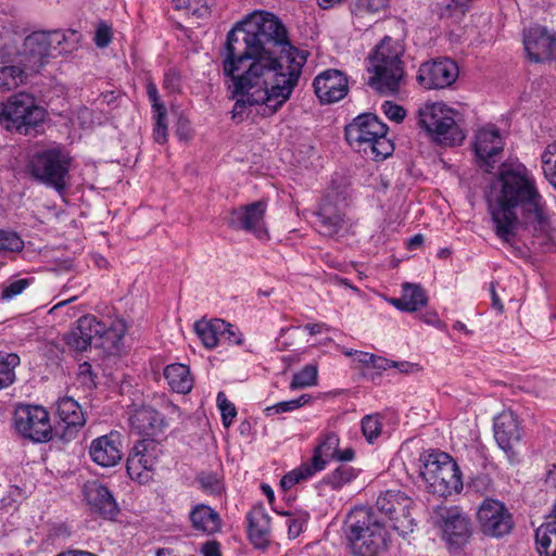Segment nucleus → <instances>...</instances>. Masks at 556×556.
Listing matches in <instances>:
<instances>
[{
	"label": "nucleus",
	"instance_id": "1",
	"mask_svg": "<svg viewBox=\"0 0 556 556\" xmlns=\"http://www.w3.org/2000/svg\"><path fill=\"white\" fill-rule=\"evenodd\" d=\"M220 55L223 73L232 81L233 118L256 105L262 114L276 113L290 99L307 58L291 45L282 22L265 11L238 22Z\"/></svg>",
	"mask_w": 556,
	"mask_h": 556
},
{
	"label": "nucleus",
	"instance_id": "2",
	"mask_svg": "<svg viewBox=\"0 0 556 556\" xmlns=\"http://www.w3.org/2000/svg\"><path fill=\"white\" fill-rule=\"evenodd\" d=\"M535 176L522 163L503 164L492 186V198L489 201V214L493 230L501 242L515 255L522 254L516 244L520 208L522 219L546 206Z\"/></svg>",
	"mask_w": 556,
	"mask_h": 556
},
{
	"label": "nucleus",
	"instance_id": "3",
	"mask_svg": "<svg viewBox=\"0 0 556 556\" xmlns=\"http://www.w3.org/2000/svg\"><path fill=\"white\" fill-rule=\"evenodd\" d=\"M75 165V157L70 150L50 147L29 152L25 159L24 172L34 181L62 194L71 185V173Z\"/></svg>",
	"mask_w": 556,
	"mask_h": 556
},
{
	"label": "nucleus",
	"instance_id": "4",
	"mask_svg": "<svg viewBox=\"0 0 556 556\" xmlns=\"http://www.w3.org/2000/svg\"><path fill=\"white\" fill-rule=\"evenodd\" d=\"M344 533L353 554L378 556L387 545V529L375 511L367 507H355L344 520Z\"/></svg>",
	"mask_w": 556,
	"mask_h": 556
},
{
	"label": "nucleus",
	"instance_id": "5",
	"mask_svg": "<svg viewBox=\"0 0 556 556\" xmlns=\"http://www.w3.org/2000/svg\"><path fill=\"white\" fill-rule=\"evenodd\" d=\"M403 54L402 42L386 36L369 55L368 71L372 75L367 84L380 93H396L404 79Z\"/></svg>",
	"mask_w": 556,
	"mask_h": 556
},
{
	"label": "nucleus",
	"instance_id": "6",
	"mask_svg": "<svg viewBox=\"0 0 556 556\" xmlns=\"http://www.w3.org/2000/svg\"><path fill=\"white\" fill-rule=\"evenodd\" d=\"M78 40V33L70 29L67 33L61 30L33 31L23 39V42L15 50L17 62L25 67L29 74H37L43 68L50 59L56 58L68 46V41Z\"/></svg>",
	"mask_w": 556,
	"mask_h": 556
},
{
	"label": "nucleus",
	"instance_id": "7",
	"mask_svg": "<svg viewBox=\"0 0 556 556\" xmlns=\"http://www.w3.org/2000/svg\"><path fill=\"white\" fill-rule=\"evenodd\" d=\"M420 476L432 494L446 497L463 489L462 473L454 459L441 451H427L419 457Z\"/></svg>",
	"mask_w": 556,
	"mask_h": 556
},
{
	"label": "nucleus",
	"instance_id": "8",
	"mask_svg": "<svg viewBox=\"0 0 556 556\" xmlns=\"http://www.w3.org/2000/svg\"><path fill=\"white\" fill-rule=\"evenodd\" d=\"M45 118L46 110L27 92L11 96L0 111V124L22 136H37Z\"/></svg>",
	"mask_w": 556,
	"mask_h": 556
},
{
	"label": "nucleus",
	"instance_id": "9",
	"mask_svg": "<svg viewBox=\"0 0 556 556\" xmlns=\"http://www.w3.org/2000/svg\"><path fill=\"white\" fill-rule=\"evenodd\" d=\"M416 125L430 136L450 135V139H465L458 124L459 114L441 102L426 103L416 113Z\"/></svg>",
	"mask_w": 556,
	"mask_h": 556
},
{
	"label": "nucleus",
	"instance_id": "10",
	"mask_svg": "<svg viewBox=\"0 0 556 556\" xmlns=\"http://www.w3.org/2000/svg\"><path fill=\"white\" fill-rule=\"evenodd\" d=\"M416 125L430 136L450 135V139H465L458 124L459 114L441 102L426 103L416 113Z\"/></svg>",
	"mask_w": 556,
	"mask_h": 556
},
{
	"label": "nucleus",
	"instance_id": "11",
	"mask_svg": "<svg viewBox=\"0 0 556 556\" xmlns=\"http://www.w3.org/2000/svg\"><path fill=\"white\" fill-rule=\"evenodd\" d=\"M340 444L339 435L334 432L323 433L313 451L308 463L303 464L285 475L280 481L282 489L289 490L301 481H305L315 473L324 470L330 460L336 458Z\"/></svg>",
	"mask_w": 556,
	"mask_h": 556
},
{
	"label": "nucleus",
	"instance_id": "12",
	"mask_svg": "<svg viewBox=\"0 0 556 556\" xmlns=\"http://www.w3.org/2000/svg\"><path fill=\"white\" fill-rule=\"evenodd\" d=\"M350 179H341L340 184L333 185L331 191L326 194L317 212L319 232L324 236L333 237L340 232L345 225L342 207L351 198Z\"/></svg>",
	"mask_w": 556,
	"mask_h": 556
},
{
	"label": "nucleus",
	"instance_id": "13",
	"mask_svg": "<svg viewBox=\"0 0 556 556\" xmlns=\"http://www.w3.org/2000/svg\"><path fill=\"white\" fill-rule=\"evenodd\" d=\"M13 427L21 437L34 442L52 439L49 413L40 405L18 404L13 414Z\"/></svg>",
	"mask_w": 556,
	"mask_h": 556
},
{
	"label": "nucleus",
	"instance_id": "14",
	"mask_svg": "<svg viewBox=\"0 0 556 556\" xmlns=\"http://www.w3.org/2000/svg\"><path fill=\"white\" fill-rule=\"evenodd\" d=\"M413 501L401 491L389 490L380 494L376 501L377 509L389 517L392 528L401 535L414 530V518L410 516Z\"/></svg>",
	"mask_w": 556,
	"mask_h": 556
},
{
	"label": "nucleus",
	"instance_id": "15",
	"mask_svg": "<svg viewBox=\"0 0 556 556\" xmlns=\"http://www.w3.org/2000/svg\"><path fill=\"white\" fill-rule=\"evenodd\" d=\"M477 520L481 532L491 538H502L513 530V515L506 505L494 498L486 497L477 511Z\"/></svg>",
	"mask_w": 556,
	"mask_h": 556
},
{
	"label": "nucleus",
	"instance_id": "16",
	"mask_svg": "<svg viewBox=\"0 0 556 556\" xmlns=\"http://www.w3.org/2000/svg\"><path fill=\"white\" fill-rule=\"evenodd\" d=\"M267 201L258 200L233 208L227 218V224L236 230H243L254 235L257 239H267L268 231L265 226Z\"/></svg>",
	"mask_w": 556,
	"mask_h": 556
},
{
	"label": "nucleus",
	"instance_id": "17",
	"mask_svg": "<svg viewBox=\"0 0 556 556\" xmlns=\"http://www.w3.org/2000/svg\"><path fill=\"white\" fill-rule=\"evenodd\" d=\"M162 451L154 440H142L135 444L127 458V472L131 480L148 483Z\"/></svg>",
	"mask_w": 556,
	"mask_h": 556
},
{
	"label": "nucleus",
	"instance_id": "18",
	"mask_svg": "<svg viewBox=\"0 0 556 556\" xmlns=\"http://www.w3.org/2000/svg\"><path fill=\"white\" fill-rule=\"evenodd\" d=\"M432 518L434 525L442 530L444 539L453 545H460L470 536V520L457 506H439Z\"/></svg>",
	"mask_w": 556,
	"mask_h": 556
},
{
	"label": "nucleus",
	"instance_id": "19",
	"mask_svg": "<svg viewBox=\"0 0 556 556\" xmlns=\"http://www.w3.org/2000/svg\"><path fill=\"white\" fill-rule=\"evenodd\" d=\"M522 42L530 62L545 63L555 59L556 31L546 26L533 25L525 29Z\"/></svg>",
	"mask_w": 556,
	"mask_h": 556
},
{
	"label": "nucleus",
	"instance_id": "20",
	"mask_svg": "<svg viewBox=\"0 0 556 556\" xmlns=\"http://www.w3.org/2000/svg\"><path fill=\"white\" fill-rule=\"evenodd\" d=\"M459 74L457 64L450 58L425 62L420 65L417 81L426 89H443L452 86Z\"/></svg>",
	"mask_w": 556,
	"mask_h": 556
},
{
	"label": "nucleus",
	"instance_id": "21",
	"mask_svg": "<svg viewBox=\"0 0 556 556\" xmlns=\"http://www.w3.org/2000/svg\"><path fill=\"white\" fill-rule=\"evenodd\" d=\"M314 91L323 103H334L348 94V79L339 70H327L317 75Z\"/></svg>",
	"mask_w": 556,
	"mask_h": 556
},
{
	"label": "nucleus",
	"instance_id": "22",
	"mask_svg": "<svg viewBox=\"0 0 556 556\" xmlns=\"http://www.w3.org/2000/svg\"><path fill=\"white\" fill-rule=\"evenodd\" d=\"M89 455L96 464L102 467L117 465L123 457L121 434L112 431L94 439L90 444Z\"/></svg>",
	"mask_w": 556,
	"mask_h": 556
},
{
	"label": "nucleus",
	"instance_id": "23",
	"mask_svg": "<svg viewBox=\"0 0 556 556\" xmlns=\"http://www.w3.org/2000/svg\"><path fill=\"white\" fill-rule=\"evenodd\" d=\"M523 222L532 231L533 245H538L545 253L556 251V229L551 224L547 205Z\"/></svg>",
	"mask_w": 556,
	"mask_h": 556
},
{
	"label": "nucleus",
	"instance_id": "24",
	"mask_svg": "<svg viewBox=\"0 0 556 556\" xmlns=\"http://www.w3.org/2000/svg\"><path fill=\"white\" fill-rule=\"evenodd\" d=\"M100 320L92 315H86L77 320V325L64 336V342L71 351L85 352L96 348V336L99 333Z\"/></svg>",
	"mask_w": 556,
	"mask_h": 556
},
{
	"label": "nucleus",
	"instance_id": "25",
	"mask_svg": "<svg viewBox=\"0 0 556 556\" xmlns=\"http://www.w3.org/2000/svg\"><path fill=\"white\" fill-rule=\"evenodd\" d=\"M494 438L498 446L509 455L521 440V429L517 416L511 410H503L493 422Z\"/></svg>",
	"mask_w": 556,
	"mask_h": 556
},
{
	"label": "nucleus",
	"instance_id": "26",
	"mask_svg": "<svg viewBox=\"0 0 556 556\" xmlns=\"http://www.w3.org/2000/svg\"><path fill=\"white\" fill-rule=\"evenodd\" d=\"M84 496L90 509L105 519H113L118 507L109 489L99 481H88L84 485Z\"/></svg>",
	"mask_w": 556,
	"mask_h": 556
},
{
	"label": "nucleus",
	"instance_id": "27",
	"mask_svg": "<svg viewBox=\"0 0 556 556\" xmlns=\"http://www.w3.org/2000/svg\"><path fill=\"white\" fill-rule=\"evenodd\" d=\"M128 420L131 431L143 437L156 435L168 426L166 419L150 406L134 408Z\"/></svg>",
	"mask_w": 556,
	"mask_h": 556
},
{
	"label": "nucleus",
	"instance_id": "28",
	"mask_svg": "<svg viewBox=\"0 0 556 556\" xmlns=\"http://www.w3.org/2000/svg\"><path fill=\"white\" fill-rule=\"evenodd\" d=\"M388 126L375 114H361L344 127V139H384Z\"/></svg>",
	"mask_w": 556,
	"mask_h": 556
},
{
	"label": "nucleus",
	"instance_id": "29",
	"mask_svg": "<svg viewBox=\"0 0 556 556\" xmlns=\"http://www.w3.org/2000/svg\"><path fill=\"white\" fill-rule=\"evenodd\" d=\"M249 539L257 548H266L270 542V516L262 506L253 507L248 514Z\"/></svg>",
	"mask_w": 556,
	"mask_h": 556
},
{
	"label": "nucleus",
	"instance_id": "30",
	"mask_svg": "<svg viewBox=\"0 0 556 556\" xmlns=\"http://www.w3.org/2000/svg\"><path fill=\"white\" fill-rule=\"evenodd\" d=\"M99 333L96 338V348H101L109 353L119 351L122 341L126 333V326L122 320L111 321L109 325L100 321Z\"/></svg>",
	"mask_w": 556,
	"mask_h": 556
},
{
	"label": "nucleus",
	"instance_id": "31",
	"mask_svg": "<svg viewBox=\"0 0 556 556\" xmlns=\"http://www.w3.org/2000/svg\"><path fill=\"white\" fill-rule=\"evenodd\" d=\"M428 298L425 290L414 283H404L401 298H392L390 304L402 312H416L427 304Z\"/></svg>",
	"mask_w": 556,
	"mask_h": 556
},
{
	"label": "nucleus",
	"instance_id": "32",
	"mask_svg": "<svg viewBox=\"0 0 556 556\" xmlns=\"http://www.w3.org/2000/svg\"><path fill=\"white\" fill-rule=\"evenodd\" d=\"M225 327H228V323L219 318L199 320L194 324L195 333L207 349H214L222 343Z\"/></svg>",
	"mask_w": 556,
	"mask_h": 556
},
{
	"label": "nucleus",
	"instance_id": "33",
	"mask_svg": "<svg viewBox=\"0 0 556 556\" xmlns=\"http://www.w3.org/2000/svg\"><path fill=\"white\" fill-rule=\"evenodd\" d=\"M190 521L195 530L214 533L220 527V519L216 511L210 506L200 504L190 511Z\"/></svg>",
	"mask_w": 556,
	"mask_h": 556
},
{
	"label": "nucleus",
	"instance_id": "34",
	"mask_svg": "<svg viewBox=\"0 0 556 556\" xmlns=\"http://www.w3.org/2000/svg\"><path fill=\"white\" fill-rule=\"evenodd\" d=\"M164 378L170 389L177 393L186 394L190 392L193 379L189 368L184 364H170L164 369Z\"/></svg>",
	"mask_w": 556,
	"mask_h": 556
},
{
	"label": "nucleus",
	"instance_id": "35",
	"mask_svg": "<svg viewBox=\"0 0 556 556\" xmlns=\"http://www.w3.org/2000/svg\"><path fill=\"white\" fill-rule=\"evenodd\" d=\"M56 415L66 428H77L85 424L83 410L72 397H63L58 401Z\"/></svg>",
	"mask_w": 556,
	"mask_h": 556
},
{
	"label": "nucleus",
	"instance_id": "36",
	"mask_svg": "<svg viewBox=\"0 0 556 556\" xmlns=\"http://www.w3.org/2000/svg\"><path fill=\"white\" fill-rule=\"evenodd\" d=\"M147 96L153 108L155 137L156 139L165 138L167 135V125L165 123L167 110L161 102L157 87L152 80L147 83Z\"/></svg>",
	"mask_w": 556,
	"mask_h": 556
},
{
	"label": "nucleus",
	"instance_id": "37",
	"mask_svg": "<svg viewBox=\"0 0 556 556\" xmlns=\"http://www.w3.org/2000/svg\"><path fill=\"white\" fill-rule=\"evenodd\" d=\"M358 473V469L346 464H341L336 469L324 476L320 481V485L328 486L332 491H339L354 481Z\"/></svg>",
	"mask_w": 556,
	"mask_h": 556
},
{
	"label": "nucleus",
	"instance_id": "38",
	"mask_svg": "<svg viewBox=\"0 0 556 556\" xmlns=\"http://www.w3.org/2000/svg\"><path fill=\"white\" fill-rule=\"evenodd\" d=\"M503 141H473V150L480 165L493 167L502 157Z\"/></svg>",
	"mask_w": 556,
	"mask_h": 556
},
{
	"label": "nucleus",
	"instance_id": "39",
	"mask_svg": "<svg viewBox=\"0 0 556 556\" xmlns=\"http://www.w3.org/2000/svg\"><path fill=\"white\" fill-rule=\"evenodd\" d=\"M29 73L18 65L0 66V92H7L25 84Z\"/></svg>",
	"mask_w": 556,
	"mask_h": 556
},
{
	"label": "nucleus",
	"instance_id": "40",
	"mask_svg": "<svg viewBox=\"0 0 556 556\" xmlns=\"http://www.w3.org/2000/svg\"><path fill=\"white\" fill-rule=\"evenodd\" d=\"M20 363L17 354L0 351V391L9 388L15 381V368Z\"/></svg>",
	"mask_w": 556,
	"mask_h": 556
},
{
	"label": "nucleus",
	"instance_id": "41",
	"mask_svg": "<svg viewBox=\"0 0 556 556\" xmlns=\"http://www.w3.org/2000/svg\"><path fill=\"white\" fill-rule=\"evenodd\" d=\"M365 154L370 153L375 161H383L394 151L393 141H357Z\"/></svg>",
	"mask_w": 556,
	"mask_h": 556
},
{
	"label": "nucleus",
	"instance_id": "42",
	"mask_svg": "<svg viewBox=\"0 0 556 556\" xmlns=\"http://www.w3.org/2000/svg\"><path fill=\"white\" fill-rule=\"evenodd\" d=\"M541 162L544 177L556 189V141L545 148Z\"/></svg>",
	"mask_w": 556,
	"mask_h": 556
},
{
	"label": "nucleus",
	"instance_id": "43",
	"mask_svg": "<svg viewBox=\"0 0 556 556\" xmlns=\"http://www.w3.org/2000/svg\"><path fill=\"white\" fill-rule=\"evenodd\" d=\"M317 366L308 364L304 366L299 372L293 375L290 382L291 390H298L315 386L317 383Z\"/></svg>",
	"mask_w": 556,
	"mask_h": 556
},
{
	"label": "nucleus",
	"instance_id": "44",
	"mask_svg": "<svg viewBox=\"0 0 556 556\" xmlns=\"http://www.w3.org/2000/svg\"><path fill=\"white\" fill-rule=\"evenodd\" d=\"M312 401L309 394H302L298 399L290 401H282L265 408L266 416H274L276 414L296 410Z\"/></svg>",
	"mask_w": 556,
	"mask_h": 556
},
{
	"label": "nucleus",
	"instance_id": "45",
	"mask_svg": "<svg viewBox=\"0 0 556 556\" xmlns=\"http://www.w3.org/2000/svg\"><path fill=\"white\" fill-rule=\"evenodd\" d=\"M362 432L368 443H374L382 432L381 416L379 414H374L363 417Z\"/></svg>",
	"mask_w": 556,
	"mask_h": 556
},
{
	"label": "nucleus",
	"instance_id": "46",
	"mask_svg": "<svg viewBox=\"0 0 556 556\" xmlns=\"http://www.w3.org/2000/svg\"><path fill=\"white\" fill-rule=\"evenodd\" d=\"M279 514L288 518L286 525L288 527L289 539H295L303 532L304 526L309 517L307 513L291 514L289 511H282Z\"/></svg>",
	"mask_w": 556,
	"mask_h": 556
},
{
	"label": "nucleus",
	"instance_id": "47",
	"mask_svg": "<svg viewBox=\"0 0 556 556\" xmlns=\"http://www.w3.org/2000/svg\"><path fill=\"white\" fill-rule=\"evenodd\" d=\"M29 285L30 279L27 278L11 279L1 286L0 299L10 301L20 295Z\"/></svg>",
	"mask_w": 556,
	"mask_h": 556
},
{
	"label": "nucleus",
	"instance_id": "48",
	"mask_svg": "<svg viewBox=\"0 0 556 556\" xmlns=\"http://www.w3.org/2000/svg\"><path fill=\"white\" fill-rule=\"evenodd\" d=\"M216 404L220 410L223 425L226 428L230 427L237 416V408L235 404L227 399L223 391L217 393Z\"/></svg>",
	"mask_w": 556,
	"mask_h": 556
},
{
	"label": "nucleus",
	"instance_id": "49",
	"mask_svg": "<svg viewBox=\"0 0 556 556\" xmlns=\"http://www.w3.org/2000/svg\"><path fill=\"white\" fill-rule=\"evenodd\" d=\"M389 0H354L351 11L354 15L376 13L387 8Z\"/></svg>",
	"mask_w": 556,
	"mask_h": 556
},
{
	"label": "nucleus",
	"instance_id": "50",
	"mask_svg": "<svg viewBox=\"0 0 556 556\" xmlns=\"http://www.w3.org/2000/svg\"><path fill=\"white\" fill-rule=\"evenodd\" d=\"M23 247L24 242L17 233L0 230V253L18 252L23 249Z\"/></svg>",
	"mask_w": 556,
	"mask_h": 556
},
{
	"label": "nucleus",
	"instance_id": "51",
	"mask_svg": "<svg viewBox=\"0 0 556 556\" xmlns=\"http://www.w3.org/2000/svg\"><path fill=\"white\" fill-rule=\"evenodd\" d=\"M201 488L211 494H217L222 491L223 484L218 476L214 472H201L198 476Z\"/></svg>",
	"mask_w": 556,
	"mask_h": 556
},
{
	"label": "nucleus",
	"instance_id": "52",
	"mask_svg": "<svg viewBox=\"0 0 556 556\" xmlns=\"http://www.w3.org/2000/svg\"><path fill=\"white\" fill-rule=\"evenodd\" d=\"M382 111L390 121L396 123L402 122L406 115V111L404 110L403 106L395 104L391 101H386L382 104Z\"/></svg>",
	"mask_w": 556,
	"mask_h": 556
},
{
	"label": "nucleus",
	"instance_id": "53",
	"mask_svg": "<svg viewBox=\"0 0 556 556\" xmlns=\"http://www.w3.org/2000/svg\"><path fill=\"white\" fill-rule=\"evenodd\" d=\"M181 86L180 75L173 68H169L164 74L163 88L168 92L175 93Z\"/></svg>",
	"mask_w": 556,
	"mask_h": 556
},
{
	"label": "nucleus",
	"instance_id": "54",
	"mask_svg": "<svg viewBox=\"0 0 556 556\" xmlns=\"http://www.w3.org/2000/svg\"><path fill=\"white\" fill-rule=\"evenodd\" d=\"M223 332L222 342L227 344L241 345L243 343V334L238 327L228 323V327H225Z\"/></svg>",
	"mask_w": 556,
	"mask_h": 556
},
{
	"label": "nucleus",
	"instance_id": "55",
	"mask_svg": "<svg viewBox=\"0 0 556 556\" xmlns=\"http://www.w3.org/2000/svg\"><path fill=\"white\" fill-rule=\"evenodd\" d=\"M355 353H357L359 355L358 361L361 363L366 364V365H370V366H372L375 368L386 369L384 364H389L388 359L379 357V356H376V355L370 354V353L357 352V351H355Z\"/></svg>",
	"mask_w": 556,
	"mask_h": 556
},
{
	"label": "nucleus",
	"instance_id": "56",
	"mask_svg": "<svg viewBox=\"0 0 556 556\" xmlns=\"http://www.w3.org/2000/svg\"><path fill=\"white\" fill-rule=\"evenodd\" d=\"M501 130L494 124H485L476 132V139H501Z\"/></svg>",
	"mask_w": 556,
	"mask_h": 556
},
{
	"label": "nucleus",
	"instance_id": "57",
	"mask_svg": "<svg viewBox=\"0 0 556 556\" xmlns=\"http://www.w3.org/2000/svg\"><path fill=\"white\" fill-rule=\"evenodd\" d=\"M111 28L105 24H100L96 30L94 42L99 48H104L111 42Z\"/></svg>",
	"mask_w": 556,
	"mask_h": 556
},
{
	"label": "nucleus",
	"instance_id": "58",
	"mask_svg": "<svg viewBox=\"0 0 556 556\" xmlns=\"http://www.w3.org/2000/svg\"><path fill=\"white\" fill-rule=\"evenodd\" d=\"M201 554L203 556H222L219 543L208 541L202 545Z\"/></svg>",
	"mask_w": 556,
	"mask_h": 556
},
{
	"label": "nucleus",
	"instance_id": "59",
	"mask_svg": "<svg viewBox=\"0 0 556 556\" xmlns=\"http://www.w3.org/2000/svg\"><path fill=\"white\" fill-rule=\"evenodd\" d=\"M384 366H386V369L387 368H391V367H395L401 372H410V371H413L414 368H417V365L408 363V362H392V361H389V364H384Z\"/></svg>",
	"mask_w": 556,
	"mask_h": 556
},
{
	"label": "nucleus",
	"instance_id": "60",
	"mask_svg": "<svg viewBox=\"0 0 556 556\" xmlns=\"http://www.w3.org/2000/svg\"><path fill=\"white\" fill-rule=\"evenodd\" d=\"M78 375L84 379V382H93L91 365L88 362L79 365Z\"/></svg>",
	"mask_w": 556,
	"mask_h": 556
},
{
	"label": "nucleus",
	"instance_id": "61",
	"mask_svg": "<svg viewBox=\"0 0 556 556\" xmlns=\"http://www.w3.org/2000/svg\"><path fill=\"white\" fill-rule=\"evenodd\" d=\"M355 457V451L352 447L344 448L340 451L338 448V454L336 455L337 460L339 462H352Z\"/></svg>",
	"mask_w": 556,
	"mask_h": 556
},
{
	"label": "nucleus",
	"instance_id": "62",
	"mask_svg": "<svg viewBox=\"0 0 556 556\" xmlns=\"http://www.w3.org/2000/svg\"><path fill=\"white\" fill-rule=\"evenodd\" d=\"M304 330H306L311 336H315V334L321 333L324 330H328V327L326 324H323V323H314V324H306L304 326Z\"/></svg>",
	"mask_w": 556,
	"mask_h": 556
},
{
	"label": "nucleus",
	"instance_id": "63",
	"mask_svg": "<svg viewBox=\"0 0 556 556\" xmlns=\"http://www.w3.org/2000/svg\"><path fill=\"white\" fill-rule=\"evenodd\" d=\"M192 1L193 0H177L176 7L178 9L185 8L188 11H190L192 14L202 15V13H200V8H192Z\"/></svg>",
	"mask_w": 556,
	"mask_h": 556
},
{
	"label": "nucleus",
	"instance_id": "64",
	"mask_svg": "<svg viewBox=\"0 0 556 556\" xmlns=\"http://www.w3.org/2000/svg\"><path fill=\"white\" fill-rule=\"evenodd\" d=\"M56 556H97L93 553L83 551V549H67L58 554Z\"/></svg>",
	"mask_w": 556,
	"mask_h": 556
}]
</instances>
